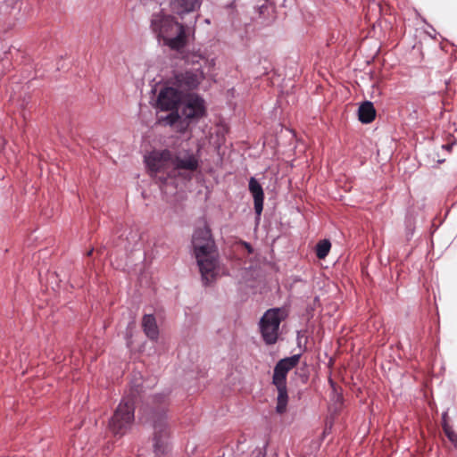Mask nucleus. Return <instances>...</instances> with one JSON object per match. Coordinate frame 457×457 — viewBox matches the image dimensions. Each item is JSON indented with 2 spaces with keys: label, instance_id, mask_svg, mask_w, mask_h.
I'll list each match as a JSON object with an SVG mask.
<instances>
[{
  "label": "nucleus",
  "instance_id": "2",
  "mask_svg": "<svg viewBox=\"0 0 457 457\" xmlns=\"http://www.w3.org/2000/svg\"><path fill=\"white\" fill-rule=\"evenodd\" d=\"M192 244L203 281L207 285L217 274L219 253L211 228L206 223L195 230Z\"/></svg>",
  "mask_w": 457,
  "mask_h": 457
},
{
  "label": "nucleus",
  "instance_id": "7",
  "mask_svg": "<svg viewBox=\"0 0 457 457\" xmlns=\"http://www.w3.org/2000/svg\"><path fill=\"white\" fill-rule=\"evenodd\" d=\"M288 316L286 308H271L267 310L259 322L260 332L265 344L274 345L279 336V326L281 321Z\"/></svg>",
  "mask_w": 457,
  "mask_h": 457
},
{
  "label": "nucleus",
  "instance_id": "8",
  "mask_svg": "<svg viewBox=\"0 0 457 457\" xmlns=\"http://www.w3.org/2000/svg\"><path fill=\"white\" fill-rule=\"evenodd\" d=\"M134 411L133 400L131 398L123 399L109 421V430L116 436L121 437L124 436L133 425Z\"/></svg>",
  "mask_w": 457,
  "mask_h": 457
},
{
  "label": "nucleus",
  "instance_id": "3",
  "mask_svg": "<svg viewBox=\"0 0 457 457\" xmlns=\"http://www.w3.org/2000/svg\"><path fill=\"white\" fill-rule=\"evenodd\" d=\"M151 29L171 50L179 51L187 45L185 26L170 14L163 12L154 13L151 18Z\"/></svg>",
  "mask_w": 457,
  "mask_h": 457
},
{
  "label": "nucleus",
  "instance_id": "18",
  "mask_svg": "<svg viewBox=\"0 0 457 457\" xmlns=\"http://www.w3.org/2000/svg\"><path fill=\"white\" fill-rule=\"evenodd\" d=\"M243 245L248 250L249 253H252L253 249H252V246L250 245V244L244 242Z\"/></svg>",
  "mask_w": 457,
  "mask_h": 457
},
{
  "label": "nucleus",
  "instance_id": "10",
  "mask_svg": "<svg viewBox=\"0 0 457 457\" xmlns=\"http://www.w3.org/2000/svg\"><path fill=\"white\" fill-rule=\"evenodd\" d=\"M204 79V74L199 68L193 71H185L175 74L170 81L182 95H189L188 91L195 89L200 82Z\"/></svg>",
  "mask_w": 457,
  "mask_h": 457
},
{
  "label": "nucleus",
  "instance_id": "15",
  "mask_svg": "<svg viewBox=\"0 0 457 457\" xmlns=\"http://www.w3.org/2000/svg\"><path fill=\"white\" fill-rule=\"evenodd\" d=\"M331 248V243L328 239H323L316 245V256L322 260L328 254Z\"/></svg>",
  "mask_w": 457,
  "mask_h": 457
},
{
  "label": "nucleus",
  "instance_id": "5",
  "mask_svg": "<svg viewBox=\"0 0 457 457\" xmlns=\"http://www.w3.org/2000/svg\"><path fill=\"white\" fill-rule=\"evenodd\" d=\"M299 360L300 354H295L280 360L274 368L272 383L278 390L276 411L278 414H283L287 411L288 402L287 389V372L298 364Z\"/></svg>",
  "mask_w": 457,
  "mask_h": 457
},
{
  "label": "nucleus",
  "instance_id": "12",
  "mask_svg": "<svg viewBox=\"0 0 457 457\" xmlns=\"http://www.w3.org/2000/svg\"><path fill=\"white\" fill-rule=\"evenodd\" d=\"M199 0H171L170 6L174 12L182 15L191 12L199 7Z\"/></svg>",
  "mask_w": 457,
  "mask_h": 457
},
{
  "label": "nucleus",
  "instance_id": "1",
  "mask_svg": "<svg viewBox=\"0 0 457 457\" xmlns=\"http://www.w3.org/2000/svg\"><path fill=\"white\" fill-rule=\"evenodd\" d=\"M145 162L154 176L162 183L174 177L175 170L193 172L199 167L197 157L189 150L176 153L168 149L155 151L147 156Z\"/></svg>",
  "mask_w": 457,
  "mask_h": 457
},
{
  "label": "nucleus",
  "instance_id": "9",
  "mask_svg": "<svg viewBox=\"0 0 457 457\" xmlns=\"http://www.w3.org/2000/svg\"><path fill=\"white\" fill-rule=\"evenodd\" d=\"M180 130L187 129L193 120H197L205 114L204 101L196 94L184 95L182 103Z\"/></svg>",
  "mask_w": 457,
  "mask_h": 457
},
{
  "label": "nucleus",
  "instance_id": "11",
  "mask_svg": "<svg viewBox=\"0 0 457 457\" xmlns=\"http://www.w3.org/2000/svg\"><path fill=\"white\" fill-rule=\"evenodd\" d=\"M249 191L253 197L255 212L260 216L263 210L264 193L261 184L254 178L249 180Z\"/></svg>",
  "mask_w": 457,
  "mask_h": 457
},
{
  "label": "nucleus",
  "instance_id": "17",
  "mask_svg": "<svg viewBox=\"0 0 457 457\" xmlns=\"http://www.w3.org/2000/svg\"><path fill=\"white\" fill-rule=\"evenodd\" d=\"M443 429H444V432L445 434V436H447V438L455 445L457 446V434L453 430V428L447 425L446 423H445L443 425Z\"/></svg>",
  "mask_w": 457,
  "mask_h": 457
},
{
  "label": "nucleus",
  "instance_id": "6",
  "mask_svg": "<svg viewBox=\"0 0 457 457\" xmlns=\"http://www.w3.org/2000/svg\"><path fill=\"white\" fill-rule=\"evenodd\" d=\"M184 95L179 92L172 84L162 87L156 100V106L161 111H170V112L162 117L161 120L168 125H175L181 120L178 112V107L182 103Z\"/></svg>",
  "mask_w": 457,
  "mask_h": 457
},
{
  "label": "nucleus",
  "instance_id": "14",
  "mask_svg": "<svg viewBox=\"0 0 457 457\" xmlns=\"http://www.w3.org/2000/svg\"><path fill=\"white\" fill-rule=\"evenodd\" d=\"M142 327L145 334L151 340H155L159 335V329L154 315L145 314L142 320Z\"/></svg>",
  "mask_w": 457,
  "mask_h": 457
},
{
  "label": "nucleus",
  "instance_id": "4",
  "mask_svg": "<svg viewBox=\"0 0 457 457\" xmlns=\"http://www.w3.org/2000/svg\"><path fill=\"white\" fill-rule=\"evenodd\" d=\"M167 397L163 395H156L153 399L151 413L153 434V449L155 457H165L168 450L170 436V424L167 416Z\"/></svg>",
  "mask_w": 457,
  "mask_h": 457
},
{
  "label": "nucleus",
  "instance_id": "20",
  "mask_svg": "<svg viewBox=\"0 0 457 457\" xmlns=\"http://www.w3.org/2000/svg\"><path fill=\"white\" fill-rule=\"evenodd\" d=\"M92 253H93V250H90V251L87 253V255H88V256H89V255H91V254H92Z\"/></svg>",
  "mask_w": 457,
  "mask_h": 457
},
{
  "label": "nucleus",
  "instance_id": "19",
  "mask_svg": "<svg viewBox=\"0 0 457 457\" xmlns=\"http://www.w3.org/2000/svg\"><path fill=\"white\" fill-rule=\"evenodd\" d=\"M444 147H445V149H447L448 151H450V150H451V148H452V145H444Z\"/></svg>",
  "mask_w": 457,
  "mask_h": 457
},
{
  "label": "nucleus",
  "instance_id": "16",
  "mask_svg": "<svg viewBox=\"0 0 457 457\" xmlns=\"http://www.w3.org/2000/svg\"><path fill=\"white\" fill-rule=\"evenodd\" d=\"M184 59L187 64H192V65L198 64L199 65L198 68L200 70H202L201 69L202 62H204V63L207 62V60L202 54H200L198 53H188L187 54L185 55Z\"/></svg>",
  "mask_w": 457,
  "mask_h": 457
},
{
  "label": "nucleus",
  "instance_id": "13",
  "mask_svg": "<svg viewBox=\"0 0 457 457\" xmlns=\"http://www.w3.org/2000/svg\"><path fill=\"white\" fill-rule=\"evenodd\" d=\"M358 118L361 122L368 124L372 122L376 118V110L370 101L363 102L358 110Z\"/></svg>",
  "mask_w": 457,
  "mask_h": 457
}]
</instances>
